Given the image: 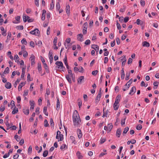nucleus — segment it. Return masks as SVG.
Listing matches in <instances>:
<instances>
[{
	"label": "nucleus",
	"instance_id": "obj_30",
	"mask_svg": "<svg viewBox=\"0 0 159 159\" xmlns=\"http://www.w3.org/2000/svg\"><path fill=\"white\" fill-rule=\"evenodd\" d=\"M66 12L67 14L70 13V7L69 5L66 6Z\"/></svg>",
	"mask_w": 159,
	"mask_h": 159
},
{
	"label": "nucleus",
	"instance_id": "obj_35",
	"mask_svg": "<svg viewBox=\"0 0 159 159\" xmlns=\"http://www.w3.org/2000/svg\"><path fill=\"white\" fill-rule=\"evenodd\" d=\"M38 70L39 72L42 70L41 64L40 63L38 64Z\"/></svg>",
	"mask_w": 159,
	"mask_h": 159
},
{
	"label": "nucleus",
	"instance_id": "obj_4",
	"mask_svg": "<svg viewBox=\"0 0 159 159\" xmlns=\"http://www.w3.org/2000/svg\"><path fill=\"white\" fill-rule=\"evenodd\" d=\"M30 33L32 34L39 36L40 34V32L38 29H35L34 30L30 31Z\"/></svg>",
	"mask_w": 159,
	"mask_h": 159
},
{
	"label": "nucleus",
	"instance_id": "obj_28",
	"mask_svg": "<svg viewBox=\"0 0 159 159\" xmlns=\"http://www.w3.org/2000/svg\"><path fill=\"white\" fill-rule=\"evenodd\" d=\"M118 104L114 103L113 104V108L115 110H118L119 107V105H118Z\"/></svg>",
	"mask_w": 159,
	"mask_h": 159
},
{
	"label": "nucleus",
	"instance_id": "obj_47",
	"mask_svg": "<svg viewBox=\"0 0 159 159\" xmlns=\"http://www.w3.org/2000/svg\"><path fill=\"white\" fill-rule=\"evenodd\" d=\"M65 148H67V146L66 144H63L61 145L60 147V149L62 150Z\"/></svg>",
	"mask_w": 159,
	"mask_h": 159
},
{
	"label": "nucleus",
	"instance_id": "obj_19",
	"mask_svg": "<svg viewBox=\"0 0 159 159\" xmlns=\"http://www.w3.org/2000/svg\"><path fill=\"white\" fill-rule=\"evenodd\" d=\"M76 155L78 159H82L83 157V156L81 155V153L79 151L77 152L76 153Z\"/></svg>",
	"mask_w": 159,
	"mask_h": 159
},
{
	"label": "nucleus",
	"instance_id": "obj_45",
	"mask_svg": "<svg viewBox=\"0 0 159 159\" xmlns=\"http://www.w3.org/2000/svg\"><path fill=\"white\" fill-rule=\"evenodd\" d=\"M57 37H56L54 38L53 41V45L55 46H56V43L57 42Z\"/></svg>",
	"mask_w": 159,
	"mask_h": 159
},
{
	"label": "nucleus",
	"instance_id": "obj_51",
	"mask_svg": "<svg viewBox=\"0 0 159 159\" xmlns=\"http://www.w3.org/2000/svg\"><path fill=\"white\" fill-rule=\"evenodd\" d=\"M130 75V73H127L126 74V77L125 78V79L126 80H128L129 79V77Z\"/></svg>",
	"mask_w": 159,
	"mask_h": 159
},
{
	"label": "nucleus",
	"instance_id": "obj_56",
	"mask_svg": "<svg viewBox=\"0 0 159 159\" xmlns=\"http://www.w3.org/2000/svg\"><path fill=\"white\" fill-rule=\"evenodd\" d=\"M16 28L18 30H23L24 29L23 26L22 25L18 26H17Z\"/></svg>",
	"mask_w": 159,
	"mask_h": 159
},
{
	"label": "nucleus",
	"instance_id": "obj_50",
	"mask_svg": "<svg viewBox=\"0 0 159 159\" xmlns=\"http://www.w3.org/2000/svg\"><path fill=\"white\" fill-rule=\"evenodd\" d=\"M14 138L16 139V140L18 142L20 140V137H19L18 136L17 134H16L15 135Z\"/></svg>",
	"mask_w": 159,
	"mask_h": 159
},
{
	"label": "nucleus",
	"instance_id": "obj_12",
	"mask_svg": "<svg viewBox=\"0 0 159 159\" xmlns=\"http://www.w3.org/2000/svg\"><path fill=\"white\" fill-rule=\"evenodd\" d=\"M92 48L94 49L96 51L98 52L99 50L98 46L97 45L93 44L91 46Z\"/></svg>",
	"mask_w": 159,
	"mask_h": 159
},
{
	"label": "nucleus",
	"instance_id": "obj_9",
	"mask_svg": "<svg viewBox=\"0 0 159 159\" xmlns=\"http://www.w3.org/2000/svg\"><path fill=\"white\" fill-rule=\"evenodd\" d=\"M78 39L80 41L82 42L83 41V36L81 34H79L77 35Z\"/></svg>",
	"mask_w": 159,
	"mask_h": 159
},
{
	"label": "nucleus",
	"instance_id": "obj_27",
	"mask_svg": "<svg viewBox=\"0 0 159 159\" xmlns=\"http://www.w3.org/2000/svg\"><path fill=\"white\" fill-rule=\"evenodd\" d=\"M18 111V108L15 107L14 110L12 112V114H15L17 113Z\"/></svg>",
	"mask_w": 159,
	"mask_h": 159
},
{
	"label": "nucleus",
	"instance_id": "obj_18",
	"mask_svg": "<svg viewBox=\"0 0 159 159\" xmlns=\"http://www.w3.org/2000/svg\"><path fill=\"white\" fill-rule=\"evenodd\" d=\"M143 46L147 47H149L150 46V44L147 41H144L143 43Z\"/></svg>",
	"mask_w": 159,
	"mask_h": 159
},
{
	"label": "nucleus",
	"instance_id": "obj_10",
	"mask_svg": "<svg viewBox=\"0 0 159 159\" xmlns=\"http://www.w3.org/2000/svg\"><path fill=\"white\" fill-rule=\"evenodd\" d=\"M121 60L122 61V66H124L126 61V59L125 56H122V58L121 59Z\"/></svg>",
	"mask_w": 159,
	"mask_h": 159
},
{
	"label": "nucleus",
	"instance_id": "obj_6",
	"mask_svg": "<svg viewBox=\"0 0 159 159\" xmlns=\"http://www.w3.org/2000/svg\"><path fill=\"white\" fill-rule=\"evenodd\" d=\"M52 51H50L49 53V58L50 60V62L51 64L53 61V57L52 56Z\"/></svg>",
	"mask_w": 159,
	"mask_h": 159
},
{
	"label": "nucleus",
	"instance_id": "obj_7",
	"mask_svg": "<svg viewBox=\"0 0 159 159\" xmlns=\"http://www.w3.org/2000/svg\"><path fill=\"white\" fill-rule=\"evenodd\" d=\"M35 56L33 54H32L30 57V59H31V65L32 66L35 63Z\"/></svg>",
	"mask_w": 159,
	"mask_h": 159
},
{
	"label": "nucleus",
	"instance_id": "obj_13",
	"mask_svg": "<svg viewBox=\"0 0 159 159\" xmlns=\"http://www.w3.org/2000/svg\"><path fill=\"white\" fill-rule=\"evenodd\" d=\"M121 129L120 128L117 129L116 133V135L118 138L120 137L121 134Z\"/></svg>",
	"mask_w": 159,
	"mask_h": 159
},
{
	"label": "nucleus",
	"instance_id": "obj_41",
	"mask_svg": "<svg viewBox=\"0 0 159 159\" xmlns=\"http://www.w3.org/2000/svg\"><path fill=\"white\" fill-rule=\"evenodd\" d=\"M5 124L6 125V126L7 127V130L11 128V127L10 126L9 124L8 123V120H7L6 122L5 123Z\"/></svg>",
	"mask_w": 159,
	"mask_h": 159
},
{
	"label": "nucleus",
	"instance_id": "obj_42",
	"mask_svg": "<svg viewBox=\"0 0 159 159\" xmlns=\"http://www.w3.org/2000/svg\"><path fill=\"white\" fill-rule=\"evenodd\" d=\"M50 126L52 127H53L54 125V124L53 119L52 118H51L50 119Z\"/></svg>",
	"mask_w": 159,
	"mask_h": 159
},
{
	"label": "nucleus",
	"instance_id": "obj_54",
	"mask_svg": "<svg viewBox=\"0 0 159 159\" xmlns=\"http://www.w3.org/2000/svg\"><path fill=\"white\" fill-rule=\"evenodd\" d=\"M115 90L116 92H118L119 91L120 89L119 87L118 86H116L115 88Z\"/></svg>",
	"mask_w": 159,
	"mask_h": 159
},
{
	"label": "nucleus",
	"instance_id": "obj_34",
	"mask_svg": "<svg viewBox=\"0 0 159 159\" xmlns=\"http://www.w3.org/2000/svg\"><path fill=\"white\" fill-rule=\"evenodd\" d=\"M54 7V2H53V0H52V2H51L50 4V9L51 10H52Z\"/></svg>",
	"mask_w": 159,
	"mask_h": 159
},
{
	"label": "nucleus",
	"instance_id": "obj_24",
	"mask_svg": "<svg viewBox=\"0 0 159 159\" xmlns=\"http://www.w3.org/2000/svg\"><path fill=\"white\" fill-rule=\"evenodd\" d=\"M23 111L24 113V114L26 115H28L29 113V109H24L23 110Z\"/></svg>",
	"mask_w": 159,
	"mask_h": 159
},
{
	"label": "nucleus",
	"instance_id": "obj_39",
	"mask_svg": "<svg viewBox=\"0 0 159 159\" xmlns=\"http://www.w3.org/2000/svg\"><path fill=\"white\" fill-rule=\"evenodd\" d=\"M129 129V127H126L124 129L123 132V134H126Z\"/></svg>",
	"mask_w": 159,
	"mask_h": 159
},
{
	"label": "nucleus",
	"instance_id": "obj_31",
	"mask_svg": "<svg viewBox=\"0 0 159 159\" xmlns=\"http://www.w3.org/2000/svg\"><path fill=\"white\" fill-rule=\"evenodd\" d=\"M70 139L72 141V143L75 144L76 143V142L75 140V138L73 136H70Z\"/></svg>",
	"mask_w": 159,
	"mask_h": 159
},
{
	"label": "nucleus",
	"instance_id": "obj_52",
	"mask_svg": "<svg viewBox=\"0 0 159 159\" xmlns=\"http://www.w3.org/2000/svg\"><path fill=\"white\" fill-rule=\"evenodd\" d=\"M117 26L118 29L120 30L121 28V26L120 24L118 22V20L116 21Z\"/></svg>",
	"mask_w": 159,
	"mask_h": 159
},
{
	"label": "nucleus",
	"instance_id": "obj_1",
	"mask_svg": "<svg viewBox=\"0 0 159 159\" xmlns=\"http://www.w3.org/2000/svg\"><path fill=\"white\" fill-rule=\"evenodd\" d=\"M73 120L74 125L75 126H78L81 122V120L80 116L76 110H75L73 115Z\"/></svg>",
	"mask_w": 159,
	"mask_h": 159
},
{
	"label": "nucleus",
	"instance_id": "obj_25",
	"mask_svg": "<svg viewBox=\"0 0 159 159\" xmlns=\"http://www.w3.org/2000/svg\"><path fill=\"white\" fill-rule=\"evenodd\" d=\"M136 91V89L135 87V86H133L131 88V89L130 91V92L129 94H132V93L133 92H134V93Z\"/></svg>",
	"mask_w": 159,
	"mask_h": 159
},
{
	"label": "nucleus",
	"instance_id": "obj_32",
	"mask_svg": "<svg viewBox=\"0 0 159 159\" xmlns=\"http://www.w3.org/2000/svg\"><path fill=\"white\" fill-rule=\"evenodd\" d=\"M78 100L79 101L78 102V105L79 106V109H80L82 105V102L80 99H78Z\"/></svg>",
	"mask_w": 159,
	"mask_h": 159
},
{
	"label": "nucleus",
	"instance_id": "obj_38",
	"mask_svg": "<svg viewBox=\"0 0 159 159\" xmlns=\"http://www.w3.org/2000/svg\"><path fill=\"white\" fill-rule=\"evenodd\" d=\"M9 71V68L8 67H7L5 69L4 72V73L5 74H8Z\"/></svg>",
	"mask_w": 159,
	"mask_h": 159
},
{
	"label": "nucleus",
	"instance_id": "obj_62",
	"mask_svg": "<svg viewBox=\"0 0 159 159\" xmlns=\"http://www.w3.org/2000/svg\"><path fill=\"white\" fill-rule=\"evenodd\" d=\"M50 30L51 29L50 27H48L47 31V34L48 35H49L50 34Z\"/></svg>",
	"mask_w": 159,
	"mask_h": 159
},
{
	"label": "nucleus",
	"instance_id": "obj_61",
	"mask_svg": "<svg viewBox=\"0 0 159 159\" xmlns=\"http://www.w3.org/2000/svg\"><path fill=\"white\" fill-rule=\"evenodd\" d=\"M125 119H126V117H125L124 119L121 120V125H123L125 124Z\"/></svg>",
	"mask_w": 159,
	"mask_h": 159
},
{
	"label": "nucleus",
	"instance_id": "obj_11",
	"mask_svg": "<svg viewBox=\"0 0 159 159\" xmlns=\"http://www.w3.org/2000/svg\"><path fill=\"white\" fill-rule=\"evenodd\" d=\"M121 98V95L118 94L116 98L115 103L119 104Z\"/></svg>",
	"mask_w": 159,
	"mask_h": 159
},
{
	"label": "nucleus",
	"instance_id": "obj_26",
	"mask_svg": "<svg viewBox=\"0 0 159 159\" xmlns=\"http://www.w3.org/2000/svg\"><path fill=\"white\" fill-rule=\"evenodd\" d=\"M47 107H44L43 109V112L46 116H48V113L47 111Z\"/></svg>",
	"mask_w": 159,
	"mask_h": 159
},
{
	"label": "nucleus",
	"instance_id": "obj_44",
	"mask_svg": "<svg viewBox=\"0 0 159 159\" xmlns=\"http://www.w3.org/2000/svg\"><path fill=\"white\" fill-rule=\"evenodd\" d=\"M20 79H17L16 81L15 82L14 84V86L15 88H16L17 85V84L18 83H19L20 81Z\"/></svg>",
	"mask_w": 159,
	"mask_h": 159
},
{
	"label": "nucleus",
	"instance_id": "obj_23",
	"mask_svg": "<svg viewBox=\"0 0 159 159\" xmlns=\"http://www.w3.org/2000/svg\"><path fill=\"white\" fill-rule=\"evenodd\" d=\"M66 78L69 83H71L72 81L71 79V77L69 76V75H66Z\"/></svg>",
	"mask_w": 159,
	"mask_h": 159
},
{
	"label": "nucleus",
	"instance_id": "obj_46",
	"mask_svg": "<svg viewBox=\"0 0 159 159\" xmlns=\"http://www.w3.org/2000/svg\"><path fill=\"white\" fill-rule=\"evenodd\" d=\"M61 132L59 131V130H58L57 132V136H56V139H59V136H58V135H59V136L61 134Z\"/></svg>",
	"mask_w": 159,
	"mask_h": 159
},
{
	"label": "nucleus",
	"instance_id": "obj_48",
	"mask_svg": "<svg viewBox=\"0 0 159 159\" xmlns=\"http://www.w3.org/2000/svg\"><path fill=\"white\" fill-rule=\"evenodd\" d=\"M142 126L140 124L138 125L136 127V129L138 130H140L142 129Z\"/></svg>",
	"mask_w": 159,
	"mask_h": 159
},
{
	"label": "nucleus",
	"instance_id": "obj_22",
	"mask_svg": "<svg viewBox=\"0 0 159 159\" xmlns=\"http://www.w3.org/2000/svg\"><path fill=\"white\" fill-rule=\"evenodd\" d=\"M23 21L25 22H26L30 18V17L29 16H24V15H23Z\"/></svg>",
	"mask_w": 159,
	"mask_h": 159
},
{
	"label": "nucleus",
	"instance_id": "obj_36",
	"mask_svg": "<svg viewBox=\"0 0 159 159\" xmlns=\"http://www.w3.org/2000/svg\"><path fill=\"white\" fill-rule=\"evenodd\" d=\"M21 43L22 44L26 45L27 44V42L25 38H23L21 41Z\"/></svg>",
	"mask_w": 159,
	"mask_h": 159
},
{
	"label": "nucleus",
	"instance_id": "obj_64",
	"mask_svg": "<svg viewBox=\"0 0 159 159\" xmlns=\"http://www.w3.org/2000/svg\"><path fill=\"white\" fill-rule=\"evenodd\" d=\"M39 0H34L35 4L37 7H38L39 6Z\"/></svg>",
	"mask_w": 159,
	"mask_h": 159
},
{
	"label": "nucleus",
	"instance_id": "obj_49",
	"mask_svg": "<svg viewBox=\"0 0 159 159\" xmlns=\"http://www.w3.org/2000/svg\"><path fill=\"white\" fill-rule=\"evenodd\" d=\"M56 7L57 10H59L60 9V5L59 2H58L57 3Z\"/></svg>",
	"mask_w": 159,
	"mask_h": 159
},
{
	"label": "nucleus",
	"instance_id": "obj_63",
	"mask_svg": "<svg viewBox=\"0 0 159 159\" xmlns=\"http://www.w3.org/2000/svg\"><path fill=\"white\" fill-rule=\"evenodd\" d=\"M5 107L4 106H1L0 107V111L1 112L5 110Z\"/></svg>",
	"mask_w": 159,
	"mask_h": 159
},
{
	"label": "nucleus",
	"instance_id": "obj_33",
	"mask_svg": "<svg viewBox=\"0 0 159 159\" xmlns=\"http://www.w3.org/2000/svg\"><path fill=\"white\" fill-rule=\"evenodd\" d=\"M108 129L109 130V132H110L113 127L112 124V123L109 124L108 125Z\"/></svg>",
	"mask_w": 159,
	"mask_h": 159
},
{
	"label": "nucleus",
	"instance_id": "obj_14",
	"mask_svg": "<svg viewBox=\"0 0 159 159\" xmlns=\"http://www.w3.org/2000/svg\"><path fill=\"white\" fill-rule=\"evenodd\" d=\"M101 96V94H98L95 99V103H98L100 101V98Z\"/></svg>",
	"mask_w": 159,
	"mask_h": 159
},
{
	"label": "nucleus",
	"instance_id": "obj_37",
	"mask_svg": "<svg viewBox=\"0 0 159 159\" xmlns=\"http://www.w3.org/2000/svg\"><path fill=\"white\" fill-rule=\"evenodd\" d=\"M136 23L138 25H142L143 23V22L140 20L139 19H138L136 20Z\"/></svg>",
	"mask_w": 159,
	"mask_h": 159
},
{
	"label": "nucleus",
	"instance_id": "obj_43",
	"mask_svg": "<svg viewBox=\"0 0 159 159\" xmlns=\"http://www.w3.org/2000/svg\"><path fill=\"white\" fill-rule=\"evenodd\" d=\"M44 126L45 127H47L49 126V125L48 123V121L47 120H45L44 121Z\"/></svg>",
	"mask_w": 159,
	"mask_h": 159
},
{
	"label": "nucleus",
	"instance_id": "obj_29",
	"mask_svg": "<svg viewBox=\"0 0 159 159\" xmlns=\"http://www.w3.org/2000/svg\"><path fill=\"white\" fill-rule=\"evenodd\" d=\"M14 59L16 62H17L18 63H19V58L18 57V56L17 55H15L14 57Z\"/></svg>",
	"mask_w": 159,
	"mask_h": 159
},
{
	"label": "nucleus",
	"instance_id": "obj_57",
	"mask_svg": "<svg viewBox=\"0 0 159 159\" xmlns=\"http://www.w3.org/2000/svg\"><path fill=\"white\" fill-rule=\"evenodd\" d=\"M21 125L20 123L19 124V129L18 131V133L20 134L21 133Z\"/></svg>",
	"mask_w": 159,
	"mask_h": 159
},
{
	"label": "nucleus",
	"instance_id": "obj_5",
	"mask_svg": "<svg viewBox=\"0 0 159 159\" xmlns=\"http://www.w3.org/2000/svg\"><path fill=\"white\" fill-rule=\"evenodd\" d=\"M88 27V23L87 22H85L83 25V33L84 34H87V30Z\"/></svg>",
	"mask_w": 159,
	"mask_h": 159
},
{
	"label": "nucleus",
	"instance_id": "obj_40",
	"mask_svg": "<svg viewBox=\"0 0 159 159\" xmlns=\"http://www.w3.org/2000/svg\"><path fill=\"white\" fill-rule=\"evenodd\" d=\"M48 152L47 150L45 151L43 153V156L44 157H46L48 155Z\"/></svg>",
	"mask_w": 159,
	"mask_h": 159
},
{
	"label": "nucleus",
	"instance_id": "obj_53",
	"mask_svg": "<svg viewBox=\"0 0 159 159\" xmlns=\"http://www.w3.org/2000/svg\"><path fill=\"white\" fill-rule=\"evenodd\" d=\"M60 139L58 140V141H62L63 139V135L62 134H61L59 136Z\"/></svg>",
	"mask_w": 159,
	"mask_h": 159
},
{
	"label": "nucleus",
	"instance_id": "obj_60",
	"mask_svg": "<svg viewBox=\"0 0 159 159\" xmlns=\"http://www.w3.org/2000/svg\"><path fill=\"white\" fill-rule=\"evenodd\" d=\"M64 62L65 64H66L67 63V56L66 55H65V58H64Z\"/></svg>",
	"mask_w": 159,
	"mask_h": 159
},
{
	"label": "nucleus",
	"instance_id": "obj_8",
	"mask_svg": "<svg viewBox=\"0 0 159 159\" xmlns=\"http://www.w3.org/2000/svg\"><path fill=\"white\" fill-rule=\"evenodd\" d=\"M77 132L78 137L79 139H80L82 137V134L81 131L80 129H77Z\"/></svg>",
	"mask_w": 159,
	"mask_h": 159
},
{
	"label": "nucleus",
	"instance_id": "obj_17",
	"mask_svg": "<svg viewBox=\"0 0 159 159\" xmlns=\"http://www.w3.org/2000/svg\"><path fill=\"white\" fill-rule=\"evenodd\" d=\"M84 79V76H80L78 79V83L81 84L82 82V81Z\"/></svg>",
	"mask_w": 159,
	"mask_h": 159
},
{
	"label": "nucleus",
	"instance_id": "obj_21",
	"mask_svg": "<svg viewBox=\"0 0 159 159\" xmlns=\"http://www.w3.org/2000/svg\"><path fill=\"white\" fill-rule=\"evenodd\" d=\"M60 107V102L59 98H58L57 100V110H58L59 109Z\"/></svg>",
	"mask_w": 159,
	"mask_h": 159
},
{
	"label": "nucleus",
	"instance_id": "obj_20",
	"mask_svg": "<svg viewBox=\"0 0 159 159\" xmlns=\"http://www.w3.org/2000/svg\"><path fill=\"white\" fill-rule=\"evenodd\" d=\"M158 84L159 83L157 81H155L153 83V84L154 86L153 87V88L154 89H157Z\"/></svg>",
	"mask_w": 159,
	"mask_h": 159
},
{
	"label": "nucleus",
	"instance_id": "obj_16",
	"mask_svg": "<svg viewBox=\"0 0 159 159\" xmlns=\"http://www.w3.org/2000/svg\"><path fill=\"white\" fill-rule=\"evenodd\" d=\"M5 87L7 89H10L11 87V84L9 82H7Z\"/></svg>",
	"mask_w": 159,
	"mask_h": 159
},
{
	"label": "nucleus",
	"instance_id": "obj_58",
	"mask_svg": "<svg viewBox=\"0 0 159 159\" xmlns=\"http://www.w3.org/2000/svg\"><path fill=\"white\" fill-rule=\"evenodd\" d=\"M28 54L27 52L26 51H24L23 56L24 57H27L28 56Z\"/></svg>",
	"mask_w": 159,
	"mask_h": 159
},
{
	"label": "nucleus",
	"instance_id": "obj_59",
	"mask_svg": "<svg viewBox=\"0 0 159 159\" xmlns=\"http://www.w3.org/2000/svg\"><path fill=\"white\" fill-rule=\"evenodd\" d=\"M98 72V70H95L92 71V74L93 75H97V73Z\"/></svg>",
	"mask_w": 159,
	"mask_h": 159
},
{
	"label": "nucleus",
	"instance_id": "obj_3",
	"mask_svg": "<svg viewBox=\"0 0 159 159\" xmlns=\"http://www.w3.org/2000/svg\"><path fill=\"white\" fill-rule=\"evenodd\" d=\"M55 64L58 66V68H60V69H61V70L64 71V69H65V68L63 64L61 61H57L55 63Z\"/></svg>",
	"mask_w": 159,
	"mask_h": 159
},
{
	"label": "nucleus",
	"instance_id": "obj_55",
	"mask_svg": "<svg viewBox=\"0 0 159 159\" xmlns=\"http://www.w3.org/2000/svg\"><path fill=\"white\" fill-rule=\"evenodd\" d=\"M140 4L142 6H144L145 5V2L144 0H141Z\"/></svg>",
	"mask_w": 159,
	"mask_h": 159
},
{
	"label": "nucleus",
	"instance_id": "obj_2",
	"mask_svg": "<svg viewBox=\"0 0 159 159\" xmlns=\"http://www.w3.org/2000/svg\"><path fill=\"white\" fill-rule=\"evenodd\" d=\"M41 60L42 61L45 69L47 73H49V68L47 64L45 63V60L44 58L41 56H40Z\"/></svg>",
	"mask_w": 159,
	"mask_h": 159
},
{
	"label": "nucleus",
	"instance_id": "obj_15",
	"mask_svg": "<svg viewBox=\"0 0 159 159\" xmlns=\"http://www.w3.org/2000/svg\"><path fill=\"white\" fill-rule=\"evenodd\" d=\"M25 84V82H21L20 84L18 89V90L19 91L21 90L22 87L24 86Z\"/></svg>",
	"mask_w": 159,
	"mask_h": 159
}]
</instances>
